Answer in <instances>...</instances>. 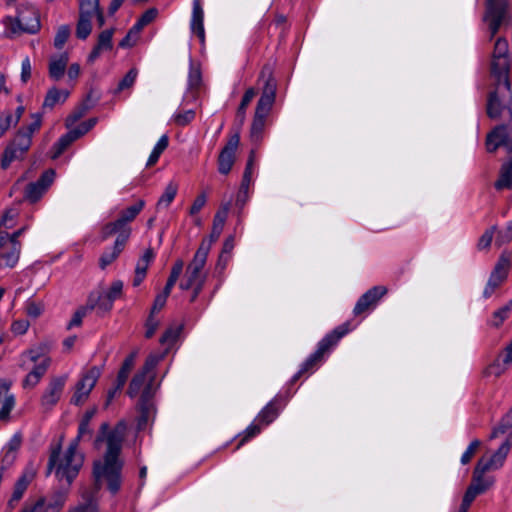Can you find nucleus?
<instances>
[{"label": "nucleus", "instance_id": "16", "mask_svg": "<svg viewBox=\"0 0 512 512\" xmlns=\"http://www.w3.org/2000/svg\"><path fill=\"white\" fill-rule=\"evenodd\" d=\"M191 31L197 35L201 42L205 39L204 11L200 0H193L192 17L190 23Z\"/></svg>", "mask_w": 512, "mask_h": 512}, {"label": "nucleus", "instance_id": "36", "mask_svg": "<svg viewBox=\"0 0 512 512\" xmlns=\"http://www.w3.org/2000/svg\"><path fill=\"white\" fill-rule=\"evenodd\" d=\"M79 6V16L91 19L100 9L99 0H80Z\"/></svg>", "mask_w": 512, "mask_h": 512}, {"label": "nucleus", "instance_id": "64", "mask_svg": "<svg viewBox=\"0 0 512 512\" xmlns=\"http://www.w3.org/2000/svg\"><path fill=\"white\" fill-rule=\"evenodd\" d=\"M68 512H98L96 504L89 500L84 504H80L76 507L70 508Z\"/></svg>", "mask_w": 512, "mask_h": 512}, {"label": "nucleus", "instance_id": "27", "mask_svg": "<svg viewBox=\"0 0 512 512\" xmlns=\"http://www.w3.org/2000/svg\"><path fill=\"white\" fill-rule=\"evenodd\" d=\"M21 248L11 245L10 249L0 254V267L13 268L19 261Z\"/></svg>", "mask_w": 512, "mask_h": 512}, {"label": "nucleus", "instance_id": "38", "mask_svg": "<svg viewBox=\"0 0 512 512\" xmlns=\"http://www.w3.org/2000/svg\"><path fill=\"white\" fill-rule=\"evenodd\" d=\"M182 329L183 325L169 327L161 336L160 343L162 345H167L168 347H171L177 341Z\"/></svg>", "mask_w": 512, "mask_h": 512}, {"label": "nucleus", "instance_id": "51", "mask_svg": "<svg viewBox=\"0 0 512 512\" xmlns=\"http://www.w3.org/2000/svg\"><path fill=\"white\" fill-rule=\"evenodd\" d=\"M70 36V28L68 25H62L58 28L55 38H54V46L57 49H61L65 43L67 42Z\"/></svg>", "mask_w": 512, "mask_h": 512}, {"label": "nucleus", "instance_id": "4", "mask_svg": "<svg viewBox=\"0 0 512 512\" xmlns=\"http://www.w3.org/2000/svg\"><path fill=\"white\" fill-rule=\"evenodd\" d=\"M351 330L350 322L347 321L329 332L317 344V349L312 353L301 365V372H313L316 367L323 361L324 356L337 345L342 337Z\"/></svg>", "mask_w": 512, "mask_h": 512}, {"label": "nucleus", "instance_id": "42", "mask_svg": "<svg viewBox=\"0 0 512 512\" xmlns=\"http://www.w3.org/2000/svg\"><path fill=\"white\" fill-rule=\"evenodd\" d=\"M105 301L104 295L101 292H91L88 296L86 305L82 306L88 313L95 308L103 311L102 303Z\"/></svg>", "mask_w": 512, "mask_h": 512}, {"label": "nucleus", "instance_id": "60", "mask_svg": "<svg viewBox=\"0 0 512 512\" xmlns=\"http://www.w3.org/2000/svg\"><path fill=\"white\" fill-rule=\"evenodd\" d=\"M14 125L13 114L8 112L0 116V138Z\"/></svg>", "mask_w": 512, "mask_h": 512}, {"label": "nucleus", "instance_id": "3", "mask_svg": "<svg viewBox=\"0 0 512 512\" xmlns=\"http://www.w3.org/2000/svg\"><path fill=\"white\" fill-rule=\"evenodd\" d=\"M61 449V443L51 448L46 475H50L54 470L56 478L60 481L66 480L70 486L83 466L84 455L77 451L78 440L71 441L63 456Z\"/></svg>", "mask_w": 512, "mask_h": 512}, {"label": "nucleus", "instance_id": "37", "mask_svg": "<svg viewBox=\"0 0 512 512\" xmlns=\"http://www.w3.org/2000/svg\"><path fill=\"white\" fill-rule=\"evenodd\" d=\"M494 483L493 478L477 477L473 475L472 482L469 487L477 494L480 495L487 491Z\"/></svg>", "mask_w": 512, "mask_h": 512}, {"label": "nucleus", "instance_id": "12", "mask_svg": "<svg viewBox=\"0 0 512 512\" xmlns=\"http://www.w3.org/2000/svg\"><path fill=\"white\" fill-rule=\"evenodd\" d=\"M209 252V243H201L192 261L186 267L185 276L196 280L198 283H205L206 273L203 269Z\"/></svg>", "mask_w": 512, "mask_h": 512}, {"label": "nucleus", "instance_id": "26", "mask_svg": "<svg viewBox=\"0 0 512 512\" xmlns=\"http://www.w3.org/2000/svg\"><path fill=\"white\" fill-rule=\"evenodd\" d=\"M511 311L512 300L492 313L491 318L487 322L488 325L495 328L500 327L502 323L509 317Z\"/></svg>", "mask_w": 512, "mask_h": 512}, {"label": "nucleus", "instance_id": "57", "mask_svg": "<svg viewBox=\"0 0 512 512\" xmlns=\"http://www.w3.org/2000/svg\"><path fill=\"white\" fill-rule=\"evenodd\" d=\"M153 381H154V378L151 377L149 383H147L144 386V389H143L142 394L139 399L140 403L154 404L152 401V398L154 395Z\"/></svg>", "mask_w": 512, "mask_h": 512}, {"label": "nucleus", "instance_id": "30", "mask_svg": "<svg viewBox=\"0 0 512 512\" xmlns=\"http://www.w3.org/2000/svg\"><path fill=\"white\" fill-rule=\"evenodd\" d=\"M511 446L512 445L507 440H505L498 448V450L490 457L489 460L493 464L495 470L503 466Z\"/></svg>", "mask_w": 512, "mask_h": 512}, {"label": "nucleus", "instance_id": "14", "mask_svg": "<svg viewBox=\"0 0 512 512\" xmlns=\"http://www.w3.org/2000/svg\"><path fill=\"white\" fill-rule=\"evenodd\" d=\"M66 380V376H60L53 378L50 381L45 393L42 396V404L44 406H53L58 402L63 392Z\"/></svg>", "mask_w": 512, "mask_h": 512}, {"label": "nucleus", "instance_id": "2", "mask_svg": "<svg viewBox=\"0 0 512 512\" xmlns=\"http://www.w3.org/2000/svg\"><path fill=\"white\" fill-rule=\"evenodd\" d=\"M509 44L505 38H498L494 45L490 72L494 79V89L489 93L487 100V115L498 118L503 110L504 102L511 96L509 80L510 62L508 58Z\"/></svg>", "mask_w": 512, "mask_h": 512}, {"label": "nucleus", "instance_id": "10", "mask_svg": "<svg viewBox=\"0 0 512 512\" xmlns=\"http://www.w3.org/2000/svg\"><path fill=\"white\" fill-rule=\"evenodd\" d=\"M101 375L100 368L94 366L85 372L82 378L76 384V390L71 398V403L75 405H81L88 398L91 390L97 383L98 378Z\"/></svg>", "mask_w": 512, "mask_h": 512}, {"label": "nucleus", "instance_id": "28", "mask_svg": "<svg viewBox=\"0 0 512 512\" xmlns=\"http://www.w3.org/2000/svg\"><path fill=\"white\" fill-rule=\"evenodd\" d=\"M256 93L257 92H256L255 88L251 87V88H248L245 91V93H244V95L242 97V100H241L240 105H239V107L237 109V112H236V121L239 122L240 126L245 121L246 109L249 106L250 102L255 97Z\"/></svg>", "mask_w": 512, "mask_h": 512}, {"label": "nucleus", "instance_id": "29", "mask_svg": "<svg viewBox=\"0 0 512 512\" xmlns=\"http://www.w3.org/2000/svg\"><path fill=\"white\" fill-rule=\"evenodd\" d=\"M226 220L223 219L222 215H214L213 219V225H212V231L209 235V238H204L201 243H209V250L211 249V246L214 242L218 240L220 237Z\"/></svg>", "mask_w": 512, "mask_h": 512}, {"label": "nucleus", "instance_id": "46", "mask_svg": "<svg viewBox=\"0 0 512 512\" xmlns=\"http://www.w3.org/2000/svg\"><path fill=\"white\" fill-rule=\"evenodd\" d=\"M497 235L495 239V245L501 247L502 245L508 244L512 241V220L509 221L505 228L496 230Z\"/></svg>", "mask_w": 512, "mask_h": 512}, {"label": "nucleus", "instance_id": "9", "mask_svg": "<svg viewBox=\"0 0 512 512\" xmlns=\"http://www.w3.org/2000/svg\"><path fill=\"white\" fill-rule=\"evenodd\" d=\"M511 263L506 252H503L498 259L493 271L490 274L486 287L483 291V297L488 299L500 287L508 276V270Z\"/></svg>", "mask_w": 512, "mask_h": 512}, {"label": "nucleus", "instance_id": "43", "mask_svg": "<svg viewBox=\"0 0 512 512\" xmlns=\"http://www.w3.org/2000/svg\"><path fill=\"white\" fill-rule=\"evenodd\" d=\"M138 70L136 68H131L126 75L120 80L118 83L117 88L115 89L114 93H119L125 89L131 88L137 78Z\"/></svg>", "mask_w": 512, "mask_h": 512}, {"label": "nucleus", "instance_id": "20", "mask_svg": "<svg viewBox=\"0 0 512 512\" xmlns=\"http://www.w3.org/2000/svg\"><path fill=\"white\" fill-rule=\"evenodd\" d=\"M115 234H117V236L126 234L127 241H128L130 238V235H131V228L124 227L121 224V222L118 221L117 219L115 221L109 222L102 227L101 235H100L101 241H105L109 237H111L112 235H115Z\"/></svg>", "mask_w": 512, "mask_h": 512}, {"label": "nucleus", "instance_id": "48", "mask_svg": "<svg viewBox=\"0 0 512 512\" xmlns=\"http://www.w3.org/2000/svg\"><path fill=\"white\" fill-rule=\"evenodd\" d=\"M90 109V106L86 103H82L78 106L67 118L65 121V125L67 128L73 126L78 120H80Z\"/></svg>", "mask_w": 512, "mask_h": 512}, {"label": "nucleus", "instance_id": "41", "mask_svg": "<svg viewBox=\"0 0 512 512\" xmlns=\"http://www.w3.org/2000/svg\"><path fill=\"white\" fill-rule=\"evenodd\" d=\"M146 377L147 374L141 370L133 376L128 388V394L130 397H135L140 392L146 381Z\"/></svg>", "mask_w": 512, "mask_h": 512}, {"label": "nucleus", "instance_id": "5", "mask_svg": "<svg viewBox=\"0 0 512 512\" xmlns=\"http://www.w3.org/2000/svg\"><path fill=\"white\" fill-rule=\"evenodd\" d=\"M3 22L11 34H35L40 29L39 13L31 5L19 6L17 16L15 18L8 16Z\"/></svg>", "mask_w": 512, "mask_h": 512}, {"label": "nucleus", "instance_id": "22", "mask_svg": "<svg viewBox=\"0 0 512 512\" xmlns=\"http://www.w3.org/2000/svg\"><path fill=\"white\" fill-rule=\"evenodd\" d=\"M69 97V91L60 90L53 87L48 90L44 102L42 104L43 109H52L58 103H64Z\"/></svg>", "mask_w": 512, "mask_h": 512}, {"label": "nucleus", "instance_id": "33", "mask_svg": "<svg viewBox=\"0 0 512 512\" xmlns=\"http://www.w3.org/2000/svg\"><path fill=\"white\" fill-rule=\"evenodd\" d=\"M183 267H184V262L180 259L174 263V265L172 266L170 275L167 279L166 285L164 287V290H163L165 292V294L170 295L173 286L175 285V283L177 282L179 276L181 275V273L183 271Z\"/></svg>", "mask_w": 512, "mask_h": 512}, {"label": "nucleus", "instance_id": "24", "mask_svg": "<svg viewBox=\"0 0 512 512\" xmlns=\"http://www.w3.org/2000/svg\"><path fill=\"white\" fill-rule=\"evenodd\" d=\"M74 141H76V139L74 138L71 132L68 131L67 133L62 135L51 147V158H59Z\"/></svg>", "mask_w": 512, "mask_h": 512}, {"label": "nucleus", "instance_id": "59", "mask_svg": "<svg viewBox=\"0 0 512 512\" xmlns=\"http://www.w3.org/2000/svg\"><path fill=\"white\" fill-rule=\"evenodd\" d=\"M40 354H38V352H36L35 350H33L32 348L25 351L22 355H21V364L20 366L24 369L27 368V361L29 362H32V363H36L39 359H40Z\"/></svg>", "mask_w": 512, "mask_h": 512}, {"label": "nucleus", "instance_id": "44", "mask_svg": "<svg viewBox=\"0 0 512 512\" xmlns=\"http://www.w3.org/2000/svg\"><path fill=\"white\" fill-rule=\"evenodd\" d=\"M46 192L44 188L35 182L29 183L25 189V198L31 203L37 202Z\"/></svg>", "mask_w": 512, "mask_h": 512}, {"label": "nucleus", "instance_id": "13", "mask_svg": "<svg viewBox=\"0 0 512 512\" xmlns=\"http://www.w3.org/2000/svg\"><path fill=\"white\" fill-rule=\"evenodd\" d=\"M387 293L385 286H374L360 296L353 309V314L359 316L377 305L378 301Z\"/></svg>", "mask_w": 512, "mask_h": 512}, {"label": "nucleus", "instance_id": "62", "mask_svg": "<svg viewBox=\"0 0 512 512\" xmlns=\"http://www.w3.org/2000/svg\"><path fill=\"white\" fill-rule=\"evenodd\" d=\"M43 307L35 301H28L26 304V313L32 318H37L42 314Z\"/></svg>", "mask_w": 512, "mask_h": 512}, {"label": "nucleus", "instance_id": "32", "mask_svg": "<svg viewBox=\"0 0 512 512\" xmlns=\"http://www.w3.org/2000/svg\"><path fill=\"white\" fill-rule=\"evenodd\" d=\"M168 144H169L168 136L167 135L161 136L148 158V161L146 163L147 167H151L157 163L160 155L168 147Z\"/></svg>", "mask_w": 512, "mask_h": 512}, {"label": "nucleus", "instance_id": "7", "mask_svg": "<svg viewBox=\"0 0 512 512\" xmlns=\"http://www.w3.org/2000/svg\"><path fill=\"white\" fill-rule=\"evenodd\" d=\"M258 81L263 83V87L256 107L261 108V110L271 111L275 103L277 91V81L273 76L271 65L266 64L262 67Z\"/></svg>", "mask_w": 512, "mask_h": 512}, {"label": "nucleus", "instance_id": "61", "mask_svg": "<svg viewBox=\"0 0 512 512\" xmlns=\"http://www.w3.org/2000/svg\"><path fill=\"white\" fill-rule=\"evenodd\" d=\"M50 361L49 357L44 358L40 363L36 364L30 372L41 379L46 373L50 365Z\"/></svg>", "mask_w": 512, "mask_h": 512}, {"label": "nucleus", "instance_id": "58", "mask_svg": "<svg viewBox=\"0 0 512 512\" xmlns=\"http://www.w3.org/2000/svg\"><path fill=\"white\" fill-rule=\"evenodd\" d=\"M54 177H55V172L53 169H48L46 171H44L40 178L35 182L36 184H39V186H41L42 188H44L45 190L48 189V187L52 184V182L54 181Z\"/></svg>", "mask_w": 512, "mask_h": 512}, {"label": "nucleus", "instance_id": "45", "mask_svg": "<svg viewBox=\"0 0 512 512\" xmlns=\"http://www.w3.org/2000/svg\"><path fill=\"white\" fill-rule=\"evenodd\" d=\"M260 432H261V424L258 422L252 423L251 425H249L246 428V430L242 434L238 435L240 440H239L236 448L239 449L242 445H244L246 442H248L250 439H252L256 435H258Z\"/></svg>", "mask_w": 512, "mask_h": 512}, {"label": "nucleus", "instance_id": "25", "mask_svg": "<svg viewBox=\"0 0 512 512\" xmlns=\"http://www.w3.org/2000/svg\"><path fill=\"white\" fill-rule=\"evenodd\" d=\"M136 356H137V351H133L124 359L122 366L118 372L117 378H116V380H117V382H119L120 386L125 385V383L128 379V376L134 367Z\"/></svg>", "mask_w": 512, "mask_h": 512}, {"label": "nucleus", "instance_id": "52", "mask_svg": "<svg viewBox=\"0 0 512 512\" xmlns=\"http://www.w3.org/2000/svg\"><path fill=\"white\" fill-rule=\"evenodd\" d=\"M497 230V226H491L485 232L482 234V236L479 238L477 248L479 250H484L490 247L494 234Z\"/></svg>", "mask_w": 512, "mask_h": 512}, {"label": "nucleus", "instance_id": "35", "mask_svg": "<svg viewBox=\"0 0 512 512\" xmlns=\"http://www.w3.org/2000/svg\"><path fill=\"white\" fill-rule=\"evenodd\" d=\"M33 478V475H22L15 483L14 490L12 493V501H20L23 497L25 491L28 488V485L30 484L31 480Z\"/></svg>", "mask_w": 512, "mask_h": 512}, {"label": "nucleus", "instance_id": "47", "mask_svg": "<svg viewBox=\"0 0 512 512\" xmlns=\"http://www.w3.org/2000/svg\"><path fill=\"white\" fill-rule=\"evenodd\" d=\"M91 18H85L80 17L77 23L76 27V36L81 39L85 40L92 31V24H91Z\"/></svg>", "mask_w": 512, "mask_h": 512}, {"label": "nucleus", "instance_id": "19", "mask_svg": "<svg viewBox=\"0 0 512 512\" xmlns=\"http://www.w3.org/2000/svg\"><path fill=\"white\" fill-rule=\"evenodd\" d=\"M68 61L69 57L66 52L52 57L49 63V76L55 81L60 80L64 76Z\"/></svg>", "mask_w": 512, "mask_h": 512}, {"label": "nucleus", "instance_id": "31", "mask_svg": "<svg viewBox=\"0 0 512 512\" xmlns=\"http://www.w3.org/2000/svg\"><path fill=\"white\" fill-rule=\"evenodd\" d=\"M139 407V416L137 420V427L139 430L144 429L146 425L148 424L151 416L155 412L154 404H146V403H140L138 404Z\"/></svg>", "mask_w": 512, "mask_h": 512}, {"label": "nucleus", "instance_id": "39", "mask_svg": "<svg viewBox=\"0 0 512 512\" xmlns=\"http://www.w3.org/2000/svg\"><path fill=\"white\" fill-rule=\"evenodd\" d=\"M68 496V488L54 490L47 498V502L56 508L63 509Z\"/></svg>", "mask_w": 512, "mask_h": 512}, {"label": "nucleus", "instance_id": "6", "mask_svg": "<svg viewBox=\"0 0 512 512\" xmlns=\"http://www.w3.org/2000/svg\"><path fill=\"white\" fill-rule=\"evenodd\" d=\"M31 144L32 138L19 129L13 140L7 145L3 152L1 168L6 170L13 161L23 159Z\"/></svg>", "mask_w": 512, "mask_h": 512}, {"label": "nucleus", "instance_id": "17", "mask_svg": "<svg viewBox=\"0 0 512 512\" xmlns=\"http://www.w3.org/2000/svg\"><path fill=\"white\" fill-rule=\"evenodd\" d=\"M269 113V110H261V108L256 107L250 130V137L253 143H259L262 140L266 125V118Z\"/></svg>", "mask_w": 512, "mask_h": 512}, {"label": "nucleus", "instance_id": "34", "mask_svg": "<svg viewBox=\"0 0 512 512\" xmlns=\"http://www.w3.org/2000/svg\"><path fill=\"white\" fill-rule=\"evenodd\" d=\"M178 191V185L176 183L170 182L165 190L164 193L161 195L157 202V208H167L172 201L174 200L176 194Z\"/></svg>", "mask_w": 512, "mask_h": 512}, {"label": "nucleus", "instance_id": "15", "mask_svg": "<svg viewBox=\"0 0 512 512\" xmlns=\"http://www.w3.org/2000/svg\"><path fill=\"white\" fill-rule=\"evenodd\" d=\"M127 235L123 234L116 237L113 247L107 248L99 259V265L102 269L113 263L127 244Z\"/></svg>", "mask_w": 512, "mask_h": 512}, {"label": "nucleus", "instance_id": "11", "mask_svg": "<svg viewBox=\"0 0 512 512\" xmlns=\"http://www.w3.org/2000/svg\"><path fill=\"white\" fill-rule=\"evenodd\" d=\"M240 143L239 130H236L228 139L226 145L218 156V171L220 174L227 175L236 159V151Z\"/></svg>", "mask_w": 512, "mask_h": 512}, {"label": "nucleus", "instance_id": "8", "mask_svg": "<svg viewBox=\"0 0 512 512\" xmlns=\"http://www.w3.org/2000/svg\"><path fill=\"white\" fill-rule=\"evenodd\" d=\"M484 20L489 23L491 36H494L505 21L508 9L507 0H486Z\"/></svg>", "mask_w": 512, "mask_h": 512}, {"label": "nucleus", "instance_id": "49", "mask_svg": "<svg viewBox=\"0 0 512 512\" xmlns=\"http://www.w3.org/2000/svg\"><path fill=\"white\" fill-rule=\"evenodd\" d=\"M114 29H106L102 31L98 35V40L96 46L100 47L102 50H111L112 49V37H113Z\"/></svg>", "mask_w": 512, "mask_h": 512}, {"label": "nucleus", "instance_id": "40", "mask_svg": "<svg viewBox=\"0 0 512 512\" xmlns=\"http://www.w3.org/2000/svg\"><path fill=\"white\" fill-rule=\"evenodd\" d=\"M254 155H255L254 151L252 150L250 152V155L247 160L246 167H245V170L243 173V178H242V182H241V186H240V192H243V191L245 193L248 192V187L250 185L251 178H252V172H253Z\"/></svg>", "mask_w": 512, "mask_h": 512}, {"label": "nucleus", "instance_id": "18", "mask_svg": "<svg viewBox=\"0 0 512 512\" xmlns=\"http://www.w3.org/2000/svg\"><path fill=\"white\" fill-rule=\"evenodd\" d=\"M281 408L280 400L274 398L259 412L255 421L261 425L267 426L278 417Z\"/></svg>", "mask_w": 512, "mask_h": 512}, {"label": "nucleus", "instance_id": "56", "mask_svg": "<svg viewBox=\"0 0 512 512\" xmlns=\"http://www.w3.org/2000/svg\"><path fill=\"white\" fill-rule=\"evenodd\" d=\"M33 121L28 126L21 128L23 132L28 134L31 138L35 131L39 130L42 124V114L41 113H35L32 114Z\"/></svg>", "mask_w": 512, "mask_h": 512}, {"label": "nucleus", "instance_id": "54", "mask_svg": "<svg viewBox=\"0 0 512 512\" xmlns=\"http://www.w3.org/2000/svg\"><path fill=\"white\" fill-rule=\"evenodd\" d=\"M480 445H481V441L478 440V439L473 440L469 444V446L467 447V449L465 450V452L461 456V463L463 465H466V464H468L471 461V459L475 455V453L478 450V448L480 447Z\"/></svg>", "mask_w": 512, "mask_h": 512}, {"label": "nucleus", "instance_id": "21", "mask_svg": "<svg viewBox=\"0 0 512 512\" xmlns=\"http://www.w3.org/2000/svg\"><path fill=\"white\" fill-rule=\"evenodd\" d=\"M123 282L115 280L106 293H103L105 301L102 303L103 311L108 312L113 307V302L122 296Z\"/></svg>", "mask_w": 512, "mask_h": 512}, {"label": "nucleus", "instance_id": "23", "mask_svg": "<svg viewBox=\"0 0 512 512\" xmlns=\"http://www.w3.org/2000/svg\"><path fill=\"white\" fill-rule=\"evenodd\" d=\"M144 206V200H138L133 205L122 210L117 220L120 221L124 227H129L128 224L137 217V215L142 211Z\"/></svg>", "mask_w": 512, "mask_h": 512}, {"label": "nucleus", "instance_id": "63", "mask_svg": "<svg viewBox=\"0 0 512 512\" xmlns=\"http://www.w3.org/2000/svg\"><path fill=\"white\" fill-rule=\"evenodd\" d=\"M207 198L205 193H201L196 197L192 206L190 207V215H196L206 204Z\"/></svg>", "mask_w": 512, "mask_h": 512}, {"label": "nucleus", "instance_id": "50", "mask_svg": "<svg viewBox=\"0 0 512 512\" xmlns=\"http://www.w3.org/2000/svg\"><path fill=\"white\" fill-rule=\"evenodd\" d=\"M15 406V397L12 394L5 395L2 407L0 409V420L6 421L9 419L10 412Z\"/></svg>", "mask_w": 512, "mask_h": 512}, {"label": "nucleus", "instance_id": "1", "mask_svg": "<svg viewBox=\"0 0 512 512\" xmlns=\"http://www.w3.org/2000/svg\"><path fill=\"white\" fill-rule=\"evenodd\" d=\"M126 424L120 421L113 429L107 422L101 424L95 439V446L106 442L107 450L103 461L97 460L93 464L94 489L98 492L102 488V481L106 480L107 488L115 494L121 486L122 462L119 454L125 437Z\"/></svg>", "mask_w": 512, "mask_h": 512}, {"label": "nucleus", "instance_id": "53", "mask_svg": "<svg viewBox=\"0 0 512 512\" xmlns=\"http://www.w3.org/2000/svg\"><path fill=\"white\" fill-rule=\"evenodd\" d=\"M195 118V111L190 109L174 115V123L178 126H185L191 123Z\"/></svg>", "mask_w": 512, "mask_h": 512}, {"label": "nucleus", "instance_id": "55", "mask_svg": "<svg viewBox=\"0 0 512 512\" xmlns=\"http://www.w3.org/2000/svg\"><path fill=\"white\" fill-rule=\"evenodd\" d=\"M489 470H495L493 464L489 459L485 460L484 458H481L478 460L474 468L473 475L477 477H484V474Z\"/></svg>", "mask_w": 512, "mask_h": 512}]
</instances>
